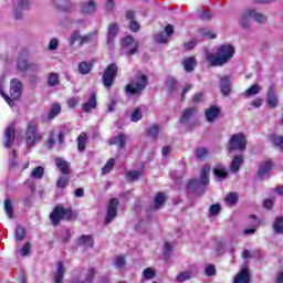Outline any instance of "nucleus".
Segmentation results:
<instances>
[{
    "instance_id": "obj_1",
    "label": "nucleus",
    "mask_w": 283,
    "mask_h": 283,
    "mask_svg": "<svg viewBox=\"0 0 283 283\" xmlns=\"http://www.w3.org/2000/svg\"><path fill=\"white\" fill-rule=\"evenodd\" d=\"M235 56V46L226 43L218 46L216 53L207 55V61L211 67H222Z\"/></svg>"
},
{
    "instance_id": "obj_2",
    "label": "nucleus",
    "mask_w": 283,
    "mask_h": 283,
    "mask_svg": "<svg viewBox=\"0 0 283 283\" xmlns=\"http://www.w3.org/2000/svg\"><path fill=\"white\" fill-rule=\"evenodd\" d=\"M3 83H6V77H0V95L9 104V107H14V101L21 98L23 83L19 78H12L10 82V95L3 92Z\"/></svg>"
},
{
    "instance_id": "obj_3",
    "label": "nucleus",
    "mask_w": 283,
    "mask_h": 283,
    "mask_svg": "<svg viewBox=\"0 0 283 283\" xmlns=\"http://www.w3.org/2000/svg\"><path fill=\"white\" fill-rule=\"evenodd\" d=\"M49 218L53 227H59L62 220H66L67 222L76 220V218H78V212L74 211L72 208L55 206L51 211Z\"/></svg>"
},
{
    "instance_id": "obj_4",
    "label": "nucleus",
    "mask_w": 283,
    "mask_h": 283,
    "mask_svg": "<svg viewBox=\"0 0 283 283\" xmlns=\"http://www.w3.org/2000/svg\"><path fill=\"white\" fill-rule=\"evenodd\" d=\"M247 143L244 133L233 134L227 144V149L230 154H233V151H245Z\"/></svg>"
},
{
    "instance_id": "obj_5",
    "label": "nucleus",
    "mask_w": 283,
    "mask_h": 283,
    "mask_svg": "<svg viewBox=\"0 0 283 283\" xmlns=\"http://www.w3.org/2000/svg\"><path fill=\"white\" fill-rule=\"evenodd\" d=\"M116 76H118V65L116 63L108 64L102 74V83L106 90L114 87Z\"/></svg>"
},
{
    "instance_id": "obj_6",
    "label": "nucleus",
    "mask_w": 283,
    "mask_h": 283,
    "mask_svg": "<svg viewBox=\"0 0 283 283\" xmlns=\"http://www.w3.org/2000/svg\"><path fill=\"white\" fill-rule=\"evenodd\" d=\"M136 81L135 87L134 84H128L125 87L126 93L130 94V96H140V94H143V90L149 85V78L145 74H138L136 76Z\"/></svg>"
},
{
    "instance_id": "obj_7",
    "label": "nucleus",
    "mask_w": 283,
    "mask_h": 283,
    "mask_svg": "<svg viewBox=\"0 0 283 283\" xmlns=\"http://www.w3.org/2000/svg\"><path fill=\"white\" fill-rule=\"evenodd\" d=\"M25 140H27V147L31 149V147H34L36 143L43 140V135L39 134V130L36 128V124L34 122H29L27 132H25Z\"/></svg>"
},
{
    "instance_id": "obj_8",
    "label": "nucleus",
    "mask_w": 283,
    "mask_h": 283,
    "mask_svg": "<svg viewBox=\"0 0 283 283\" xmlns=\"http://www.w3.org/2000/svg\"><path fill=\"white\" fill-rule=\"evenodd\" d=\"M30 52L27 49H22L18 54V70L19 72H22V74H25L28 70L36 69L39 65L33 62H28V56Z\"/></svg>"
},
{
    "instance_id": "obj_9",
    "label": "nucleus",
    "mask_w": 283,
    "mask_h": 283,
    "mask_svg": "<svg viewBox=\"0 0 283 283\" xmlns=\"http://www.w3.org/2000/svg\"><path fill=\"white\" fill-rule=\"evenodd\" d=\"M94 39H96V33H94V32H90L85 35H81V31L75 30L71 34L70 44L74 45V43H76V41H78L80 45H87V43H92V41H94Z\"/></svg>"
},
{
    "instance_id": "obj_10",
    "label": "nucleus",
    "mask_w": 283,
    "mask_h": 283,
    "mask_svg": "<svg viewBox=\"0 0 283 283\" xmlns=\"http://www.w3.org/2000/svg\"><path fill=\"white\" fill-rule=\"evenodd\" d=\"M122 48H123V50H126V52H125L126 56H134V54H138L139 44H138V42L134 41V36L126 35L122 40ZM128 48H130V49L127 50Z\"/></svg>"
},
{
    "instance_id": "obj_11",
    "label": "nucleus",
    "mask_w": 283,
    "mask_h": 283,
    "mask_svg": "<svg viewBox=\"0 0 283 283\" xmlns=\"http://www.w3.org/2000/svg\"><path fill=\"white\" fill-rule=\"evenodd\" d=\"M118 216V199L112 198L108 203L107 213L104 219V224H111L112 220Z\"/></svg>"
},
{
    "instance_id": "obj_12",
    "label": "nucleus",
    "mask_w": 283,
    "mask_h": 283,
    "mask_svg": "<svg viewBox=\"0 0 283 283\" xmlns=\"http://www.w3.org/2000/svg\"><path fill=\"white\" fill-rule=\"evenodd\" d=\"M266 103L270 109H275V107L280 105V97H277V94H275V86L273 85L269 86L268 88Z\"/></svg>"
},
{
    "instance_id": "obj_13",
    "label": "nucleus",
    "mask_w": 283,
    "mask_h": 283,
    "mask_svg": "<svg viewBox=\"0 0 283 283\" xmlns=\"http://www.w3.org/2000/svg\"><path fill=\"white\" fill-rule=\"evenodd\" d=\"M220 114H222V109L216 105H211L205 111L206 120L208 123H216V120L220 118Z\"/></svg>"
},
{
    "instance_id": "obj_14",
    "label": "nucleus",
    "mask_w": 283,
    "mask_h": 283,
    "mask_svg": "<svg viewBox=\"0 0 283 283\" xmlns=\"http://www.w3.org/2000/svg\"><path fill=\"white\" fill-rule=\"evenodd\" d=\"M14 140H17V130L14 129V124H12L4 132V147L10 149L14 145Z\"/></svg>"
},
{
    "instance_id": "obj_15",
    "label": "nucleus",
    "mask_w": 283,
    "mask_h": 283,
    "mask_svg": "<svg viewBox=\"0 0 283 283\" xmlns=\"http://www.w3.org/2000/svg\"><path fill=\"white\" fill-rule=\"evenodd\" d=\"M53 6L60 12L70 13L72 10H74V3H72L70 0H53Z\"/></svg>"
},
{
    "instance_id": "obj_16",
    "label": "nucleus",
    "mask_w": 283,
    "mask_h": 283,
    "mask_svg": "<svg viewBox=\"0 0 283 283\" xmlns=\"http://www.w3.org/2000/svg\"><path fill=\"white\" fill-rule=\"evenodd\" d=\"M55 167L59 169L62 176H70L72 174V168H70V163H67V160L61 157L55 158Z\"/></svg>"
},
{
    "instance_id": "obj_17",
    "label": "nucleus",
    "mask_w": 283,
    "mask_h": 283,
    "mask_svg": "<svg viewBox=\"0 0 283 283\" xmlns=\"http://www.w3.org/2000/svg\"><path fill=\"white\" fill-rule=\"evenodd\" d=\"M98 107V101L96 99V92L91 93L88 101L82 104V109L85 114H90L93 109Z\"/></svg>"
},
{
    "instance_id": "obj_18",
    "label": "nucleus",
    "mask_w": 283,
    "mask_h": 283,
    "mask_svg": "<svg viewBox=\"0 0 283 283\" xmlns=\"http://www.w3.org/2000/svg\"><path fill=\"white\" fill-rule=\"evenodd\" d=\"M271 169H273V160L266 159L265 161L259 165L256 177L262 178V176L271 174Z\"/></svg>"
},
{
    "instance_id": "obj_19",
    "label": "nucleus",
    "mask_w": 283,
    "mask_h": 283,
    "mask_svg": "<svg viewBox=\"0 0 283 283\" xmlns=\"http://www.w3.org/2000/svg\"><path fill=\"white\" fill-rule=\"evenodd\" d=\"M23 10H30V0L18 1V9H15L13 12L14 19H23Z\"/></svg>"
},
{
    "instance_id": "obj_20",
    "label": "nucleus",
    "mask_w": 283,
    "mask_h": 283,
    "mask_svg": "<svg viewBox=\"0 0 283 283\" xmlns=\"http://www.w3.org/2000/svg\"><path fill=\"white\" fill-rule=\"evenodd\" d=\"M182 65H184V70L186 72H188V74H191V72H193V70H196V67L198 66V60H196V56H189V57H185L182 60Z\"/></svg>"
},
{
    "instance_id": "obj_21",
    "label": "nucleus",
    "mask_w": 283,
    "mask_h": 283,
    "mask_svg": "<svg viewBox=\"0 0 283 283\" xmlns=\"http://www.w3.org/2000/svg\"><path fill=\"white\" fill-rule=\"evenodd\" d=\"M118 24L117 23H111L108 25L107 29V39H106V43L107 45H112V43H114V39H116V36H118Z\"/></svg>"
},
{
    "instance_id": "obj_22",
    "label": "nucleus",
    "mask_w": 283,
    "mask_h": 283,
    "mask_svg": "<svg viewBox=\"0 0 283 283\" xmlns=\"http://www.w3.org/2000/svg\"><path fill=\"white\" fill-rule=\"evenodd\" d=\"M233 283H251V275L249 274V269H241V271L234 276Z\"/></svg>"
},
{
    "instance_id": "obj_23",
    "label": "nucleus",
    "mask_w": 283,
    "mask_h": 283,
    "mask_svg": "<svg viewBox=\"0 0 283 283\" xmlns=\"http://www.w3.org/2000/svg\"><path fill=\"white\" fill-rule=\"evenodd\" d=\"M82 14H94L96 12V2L88 0L87 2L80 3Z\"/></svg>"
},
{
    "instance_id": "obj_24",
    "label": "nucleus",
    "mask_w": 283,
    "mask_h": 283,
    "mask_svg": "<svg viewBox=\"0 0 283 283\" xmlns=\"http://www.w3.org/2000/svg\"><path fill=\"white\" fill-rule=\"evenodd\" d=\"M108 145H117L119 149H125V145H127V135L119 134L118 136L111 138Z\"/></svg>"
},
{
    "instance_id": "obj_25",
    "label": "nucleus",
    "mask_w": 283,
    "mask_h": 283,
    "mask_svg": "<svg viewBox=\"0 0 283 283\" xmlns=\"http://www.w3.org/2000/svg\"><path fill=\"white\" fill-rule=\"evenodd\" d=\"M126 19L127 21H130L129 22L130 32H138V30H140V24L136 22V13L134 11H127Z\"/></svg>"
},
{
    "instance_id": "obj_26",
    "label": "nucleus",
    "mask_w": 283,
    "mask_h": 283,
    "mask_svg": "<svg viewBox=\"0 0 283 283\" xmlns=\"http://www.w3.org/2000/svg\"><path fill=\"white\" fill-rule=\"evenodd\" d=\"M77 244L78 247H90L92 249L94 247V237L92 234H82L80 238H77Z\"/></svg>"
},
{
    "instance_id": "obj_27",
    "label": "nucleus",
    "mask_w": 283,
    "mask_h": 283,
    "mask_svg": "<svg viewBox=\"0 0 283 283\" xmlns=\"http://www.w3.org/2000/svg\"><path fill=\"white\" fill-rule=\"evenodd\" d=\"M196 114H198V108L196 107H188L184 109L180 123H189V120H191V117L196 116Z\"/></svg>"
},
{
    "instance_id": "obj_28",
    "label": "nucleus",
    "mask_w": 283,
    "mask_h": 283,
    "mask_svg": "<svg viewBox=\"0 0 283 283\" xmlns=\"http://www.w3.org/2000/svg\"><path fill=\"white\" fill-rule=\"evenodd\" d=\"M65 275V264L63 261L57 262V270L54 277V283H63V277Z\"/></svg>"
},
{
    "instance_id": "obj_29",
    "label": "nucleus",
    "mask_w": 283,
    "mask_h": 283,
    "mask_svg": "<svg viewBox=\"0 0 283 283\" xmlns=\"http://www.w3.org/2000/svg\"><path fill=\"white\" fill-rule=\"evenodd\" d=\"M221 93L223 96H229L231 94V80H229V76H223L221 78Z\"/></svg>"
},
{
    "instance_id": "obj_30",
    "label": "nucleus",
    "mask_w": 283,
    "mask_h": 283,
    "mask_svg": "<svg viewBox=\"0 0 283 283\" xmlns=\"http://www.w3.org/2000/svg\"><path fill=\"white\" fill-rule=\"evenodd\" d=\"M212 171L214 174V178L218 180L224 179L227 176H229V171H227L222 165L214 166Z\"/></svg>"
},
{
    "instance_id": "obj_31",
    "label": "nucleus",
    "mask_w": 283,
    "mask_h": 283,
    "mask_svg": "<svg viewBox=\"0 0 283 283\" xmlns=\"http://www.w3.org/2000/svg\"><path fill=\"white\" fill-rule=\"evenodd\" d=\"M61 114V104L60 103H53L51 106V109L48 113V119L54 120L55 117Z\"/></svg>"
},
{
    "instance_id": "obj_32",
    "label": "nucleus",
    "mask_w": 283,
    "mask_h": 283,
    "mask_svg": "<svg viewBox=\"0 0 283 283\" xmlns=\"http://www.w3.org/2000/svg\"><path fill=\"white\" fill-rule=\"evenodd\" d=\"M242 163H244V157L242 156H234L232 159V163L230 165V169L237 174V171H240V167H242Z\"/></svg>"
},
{
    "instance_id": "obj_33",
    "label": "nucleus",
    "mask_w": 283,
    "mask_h": 283,
    "mask_svg": "<svg viewBox=\"0 0 283 283\" xmlns=\"http://www.w3.org/2000/svg\"><path fill=\"white\" fill-rule=\"evenodd\" d=\"M94 67V64L92 62H80L78 64V72L80 74L82 75H86V74H90V72H92Z\"/></svg>"
},
{
    "instance_id": "obj_34",
    "label": "nucleus",
    "mask_w": 283,
    "mask_h": 283,
    "mask_svg": "<svg viewBox=\"0 0 283 283\" xmlns=\"http://www.w3.org/2000/svg\"><path fill=\"white\" fill-rule=\"evenodd\" d=\"M4 211L9 220H14V207L12 206V200L10 198L4 200Z\"/></svg>"
},
{
    "instance_id": "obj_35",
    "label": "nucleus",
    "mask_w": 283,
    "mask_h": 283,
    "mask_svg": "<svg viewBox=\"0 0 283 283\" xmlns=\"http://www.w3.org/2000/svg\"><path fill=\"white\" fill-rule=\"evenodd\" d=\"M248 15L252 17L256 23H266V17L262 13L255 12L254 9H249L248 10Z\"/></svg>"
},
{
    "instance_id": "obj_36",
    "label": "nucleus",
    "mask_w": 283,
    "mask_h": 283,
    "mask_svg": "<svg viewBox=\"0 0 283 283\" xmlns=\"http://www.w3.org/2000/svg\"><path fill=\"white\" fill-rule=\"evenodd\" d=\"M270 140L276 149H280V151H283V136H277L275 134H272L270 135Z\"/></svg>"
},
{
    "instance_id": "obj_37",
    "label": "nucleus",
    "mask_w": 283,
    "mask_h": 283,
    "mask_svg": "<svg viewBox=\"0 0 283 283\" xmlns=\"http://www.w3.org/2000/svg\"><path fill=\"white\" fill-rule=\"evenodd\" d=\"M167 202V197L165 196V192H157L154 199L155 209H160L163 205Z\"/></svg>"
},
{
    "instance_id": "obj_38",
    "label": "nucleus",
    "mask_w": 283,
    "mask_h": 283,
    "mask_svg": "<svg viewBox=\"0 0 283 283\" xmlns=\"http://www.w3.org/2000/svg\"><path fill=\"white\" fill-rule=\"evenodd\" d=\"M200 179H190L188 181V191L189 193H197L198 190L200 189Z\"/></svg>"
},
{
    "instance_id": "obj_39",
    "label": "nucleus",
    "mask_w": 283,
    "mask_h": 283,
    "mask_svg": "<svg viewBox=\"0 0 283 283\" xmlns=\"http://www.w3.org/2000/svg\"><path fill=\"white\" fill-rule=\"evenodd\" d=\"M87 144V134L81 133L77 137V149L78 151H85V145Z\"/></svg>"
},
{
    "instance_id": "obj_40",
    "label": "nucleus",
    "mask_w": 283,
    "mask_h": 283,
    "mask_svg": "<svg viewBox=\"0 0 283 283\" xmlns=\"http://www.w3.org/2000/svg\"><path fill=\"white\" fill-rule=\"evenodd\" d=\"M261 91H262V87H260V85L258 84H254L244 92V96H247L248 98H251V96H255L260 94Z\"/></svg>"
},
{
    "instance_id": "obj_41",
    "label": "nucleus",
    "mask_w": 283,
    "mask_h": 283,
    "mask_svg": "<svg viewBox=\"0 0 283 283\" xmlns=\"http://www.w3.org/2000/svg\"><path fill=\"white\" fill-rule=\"evenodd\" d=\"M70 185V175H61L56 181V187L59 189H65Z\"/></svg>"
},
{
    "instance_id": "obj_42",
    "label": "nucleus",
    "mask_w": 283,
    "mask_h": 283,
    "mask_svg": "<svg viewBox=\"0 0 283 283\" xmlns=\"http://www.w3.org/2000/svg\"><path fill=\"white\" fill-rule=\"evenodd\" d=\"M61 81H59V73H50L48 77L49 87H56L60 85Z\"/></svg>"
},
{
    "instance_id": "obj_43",
    "label": "nucleus",
    "mask_w": 283,
    "mask_h": 283,
    "mask_svg": "<svg viewBox=\"0 0 283 283\" xmlns=\"http://www.w3.org/2000/svg\"><path fill=\"white\" fill-rule=\"evenodd\" d=\"M78 103H81L80 96H73L66 99V105L69 109H75V107H78Z\"/></svg>"
},
{
    "instance_id": "obj_44",
    "label": "nucleus",
    "mask_w": 283,
    "mask_h": 283,
    "mask_svg": "<svg viewBox=\"0 0 283 283\" xmlns=\"http://www.w3.org/2000/svg\"><path fill=\"white\" fill-rule=\"evenodd\" d=\"M274 232L277 234L283 233V217H276L274 223H273Z\"/></svg>"
},
{
    "instance_id": "obj_45",
    "label": "nucleus",
    "mask_w": 283,
    "mask_h": 283,
    "mask_svg": "<svg viewBox=\"0 0 283 283\" xmlns=\"http://www.w3.org/2000/svg\"><path fill=\"white\" fill-rule=\"evenodd\" d=\"M56 134L54 133V130H51L49 133V138L46 140V147L48 149H54V145H56Z\"/></svg>"
},
{
    "instance_id": "obj_46",
    "label": "nucleus",
    "mask_w": 283,
    "mask_h": 283,
    "mask_svg": "<svg viewBox=\"0 0 283 283\" xmlns=\"http://www.w3.org/2000/svg\"><path fill=\"white\" fill-rule=\"evenodd\" d=\"M158 134H160V127L158 125H153L147 129V136L149 138H158Z\"/></svg>"
},
{
    "instance_id": "obj_47",
    "label": "nucleus",
    "mask_w": 283,
    "mask_h": 283,
    "mask_svg": "<svg viewBox=\"0 0 283 283\" xmlns=\"http://www.w3.org/2000/svg\"><path fill=\"white\" fill-rule=\"evenodd\" d=\"M140 171L138 170H130L126 172V178L130 181V182H136V180H138L140 178Z\"/></svg>"
},
{
    "instance_id": "obj_48",
    "label": "nucleus",
    "mask_w": 283,
    "mask_h": 283,
    "mask_svg": "<svg viewBox=\"0 0 283 283\" xmlns=\"http://www.w3.org/2000/svg\"><path fill=\"white\" fill-rule=\"evenodd\" d=\"M95 277H96V268H90L85 275V282L92 283L94 282Z\"/></svg>"
},
{
    "instance_id": "obj_49",
    "label": "nucleus",
    "mask_w": 283,
    "mask_h": 283,
    "mask_svg": "<svg viewBox=\"0 0 283 283\" xmlns=\"http://www.w3.org/2000/svg\"><path fill=\"white\" fill-rule=\"evenodd\" d=\"M43 174H45V169L43 167L38 166L32 171V177L35 178V180H41L43 178Z\"/></svg>"
},
{
    "instance_id": "obj_50",
    "label": "nucleus",
    "mask_w": 283,
    "mask_h": 283,
    "mask_svg": "<svg viewBox=\"0 0 283 283\" xmlns=\"http://www.w3.org/2000/svg\"><path fill=\"white\" fill-rule=\"evenodd\" d=\"M15 240L18 242H23V240H25V228L23 227H19L15 230Z\"/></svg>"
},
{
    "instance_id": "obj_51",
    "label": "nucleus",
    "mask_w": 283,
    "mask_h": 283,
    "mask_svg": "<svg viewBox=\"0 0 283 283\" xmlns=\"http://www.w3.org/2000/svg\"><path fill=\"white\" fill-rule=\"evenodd\" d=\"M115 160L114 158H111L105 166L102 168V174L105 176L106 174H109L112 169H114Z\"/></svg>"
},
{
    "instance_id": "obj_52",
    "label": "nucleus",
    "mask_w": 283,
    "mask_h": 283,
    "mask_svg": "<svg viewBox=\"0 0 283 283\" xmlns=\"http://www.w3.org/2000/svg\"><path fill=\"white\" fill-rule=\"evenodd\" d=\"M176 280H177V282H187V280H191V272H189V271L180 272L177 275Z\"/></svg>"
},
{
    "instance_id": "obj_53",
    "label": "nucleus",
    "mask_w": 283,
    "mask_h": 283,
    "mask_svg": "<svg viewBox=\"0 0 283 283\" xmlns=\"http://www.w3.org/2000/svg\"><path fill=\"white\" fill-rule=\"evenodd\" d=\"M142 119H143V112L140 111V107H137L133 111L132 122L138 123V120H142Z\"/></svg>"
},
{
    "instance_id": "obj_54",
    "label": "nucleus",
    "mask_w": 283,
    "mask_h": 283,
    "mask_svg": "<svg viewBox=\"0 0 283 283\" xmlns=\"http://www.w3.org/2000/svg\"><path fill=\"white\" fill-rule=\"evenodd\" d=\"M143 275H144L145 280H154V277H156V271L151 268H146L143 271Z\"/></svg>"
},
{
    "instance_id": "obj_55",
    "label": "nucleus",
    "mask_w": 283,
    "mask_h": 283,
    "mask_svg": "<svg viewBox=\"0 0 283 283\" xmlns=\"http://www.w3.org/2000/svg\"><path fill=\"white\" fill-rule=\"evenodd\" d=\"M226 202H228V205H238V193L235 192H230L228 193V196L226 197Z\"/></svg>"
},
{
    "instance_id": "obj_56",
    "label": "nucleus",
    "mask_w": 283,
    "mask_h": 283,
    "mask_svg": "<svg viewBox=\"0 0 283 283\" xmlns=\"http://www.w3.org/2000/svg\"><path fill=\"white\" fill-rule=\"evenodd\" d=\"M196 156L198 160H205L209 156V150L207 148H197Z\"/></svg>"
},
{
    "instance_id": "obj_57",
    "label": "nucleus",
    "mask_w": 283,
    "mask_h": 283,
    "mask_svg": "<svg viewBox=\"0 0 283 283\" xmlns=\"http://www.w3.org/2000/svg\"><path fill=\"white\" fill-rule=\"evenodd\" d=\"M166 85L168 87V92H175L176 86L178 85V81H176L174 77H170L167 80Z\"/></svg>"
},
{
    "instance_id": "obj_58",
    "label": "nucleus",
    "mask_w": 283,
    "mask_h": 283,
    "mask_svg": "<svg viewBox=\"0 0 283 283\" xmlns=\"http://www.w3.org/2000/svg\"><path fill=\"white\" fill-rule=\"evenodd\" d=\"M205 273L208 277H213V275H216V265L208 264L205 269Z\"/></svg>"
},
{
    "instance_id": "obj_59",
    "label": "nucleus",
    "mask_w": 283,
    "mask_h": 283,
    "mask_svg": "<svg viewBox=\"0 0 283 283\" xmlns=\"http://www.w3.org/2000/svg\"><path fill=\"white\" fill-rule=\"evenodd\" d=\"M125 264H126L125 255H119V256L116 258L115 266L117 269H123V266H125Z\"/></svg>"
},
{
    "instance_id": "obj_60",
    "label": "nucleus",
    "mask_w": 283,
    "mask_h": 283,
    "mask_svg": "<svg viewBox=\"0 0 283 283\" xmlns=\"http://www.w3.org/2000/svg\"><path fill=\"white\" fill-rule=\"evenodd\" d=\"M221 207L218 203L210 206V216H218L221 211Z\"/></svg>"
},
{
    "instance_id": "obj_61",
    "label": "nucleus",
    "mask_w": 283,
    "mask_h": 283,
    "mask_svg": "<svg viewBox=\"0 0 283 283\" xmlns=\"http://www.w3.org/2000/svg\"><path fill=\"white\" fill-rule=\"evenodd\" d=\"M213 15H211V12L209 11H201L199 14V19H201V21H211Z\"/></svg>"
},
{
    "instance_id": "obj_62",
    "label": "nucleus",
    "mask_w": 283,
    "mask_h": 283,
    "mask_svg": "<svg viewBox=\"0 0 283 283\" xmlns=\"http://www.w3.org/2000/svg\"><path fill=\"white\" fill-rule=\"evenodd\" d=\"M249 11H247L241 18V28H249Z\"/></svg>"
},
{
    "instance_id": "obj_63",
    "label": "nucleus",
    "mask_w": 283,
    "mask_h": 283,
    "mask_svg": "<svg viewBox=\"0 0 283 283\" xmlns=\"http://www.w3.org/2000/svg\"><path fill=\"white\" fill-rule=\"evenodd\" d=\"M49 50L51 52H54V50H59V40L56 38H53L49 43Z\"/></svg>"
},
{
    "instance_id": "obj_64",
    "label": "nucleus",
    "mask_w": 283,
    "mask_h": 283,
    "mask_svg": "<svg viewBox=\"0 0 283 283\" xmlns=\"http://www.w3.org/2000/svg\"><path fill=\"white\" fill-rule=\"evenodd\" d=\"M196 45H197L196 40H191L189 42H185L184 48H185V50L190 51V50H193V48H196Z\"/></svg>"
}]
</instances>
